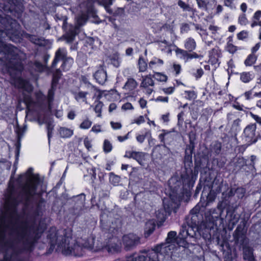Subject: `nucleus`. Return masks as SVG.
I'll return each instance as SVG.
<instances>
[{
	"label": "nucleus",
	"instance_id": "nucleus-1",
	"mask_svg": "<svg viewBox=\"0 0 261 261\" xmlns=\"http://www.w3.org/2000/svg\"><path fill=\"white\" fill-rule=\"evenodd\" d=\"M25 175H20L14 181L11 179L9 182L7 193L5 194L6 201L3 207L0 208V238L2 241L8 243H16L15 234L27 236L39 233L38 238L34 243L35 244L41 238L45 229L43 224L37 223L35 220L37 217L42 214V205L44 200L42 198L36 204L34 210L32 209L34 218L31 221L26 220L20 223L21 215L18 212V206L22 205L23 211L29 206L34 196L37 194V189L40 182L38 175H33L29 178L27 182L22 183V178Z\"/></svg>",
	"mask_w": 261,
	"mask_h": 261
},
{
	"label": "nucleus",
	"instance_id": "nucleus-2",
	"mask_svg": "<svg viewBox=\"0 0 261 261\" xmlns=\"http://www.w3.org/2000/svg\"><path fill=\"white\" fill-rule=\"evenodd\" d=\"M195 149L194 141L190 139L185 151L182 163L184 169L180 176H174L168 180L170 200H163V208L156 212V216L160 222H164L173 211L176 212L177 208L185 197L188 198L191 195V191L197 180L199 171L201 169V161L194 160L192 155Z\"/></svg>",
	"mask_w": 261,
	"mask_h": 261
},
{
	"label": "nucleus",
	"instance_id": "nucleus-3",
	"mask_svg": "<svg viewBox=\"0 0 261 261\" xmlns=\"http://www.w3.org/2000/svg\"><path fill=\"white\" fill-rule=\"evenodd\" d=\"M9 6L8 4V6L4 7ZM4 8V11L0 9V47L4 55L3 61L9 70L21 71L23 69L21 60L24 58V53L14 45L4 44L3 42V40L6 39V37L14 42L19 41L20 25L16 19L6 13L10 12L5 11Z\"/></svg>",
	"mask_w": 261,
	"mask_h": 261
},
{
	"label": "nucleus",
	"instance_id": "nucleus-4",
	"mask_svg": "<svg viewBox=\"0 0 261 261\" xmlns=\"http://www.w3.org/2000/svg\"><path fill=\"white\" fill-rule=\"evenodd\" d=\"M39 236V233L27 236L16 233V243H7L2 241L0 238V261H28L27 257L22 255L29 253L33 251V246Z\"/></svg>",
	"mask_w": 261,
	"mask_h": 261
},
{
	"label": "nucleus",
	"instance_id": "nucleus-5",
	"mask_svg": "<svg viewBox=\"0 0 261 261\" xmlns=\"http://www.w3.org/2000/svg\"><path fill=\"white\" fill-rule=\"evenodd\" d=\"M47 238L50 241L51 246H57L58 248L66 255L75 254V249L77 246L71 238L66 236H58L55 227H51L48 231Z\"/></svg>",
	"mask_w": 261,
	"mask_h": 261
},
{
	"label": "nucleus",
	"instance_id": "nucleus-6",
	"mask_svg": "<svg viewBox=\"0 0 261 261\" xmlns=\"http://www.w3.org/2000/svg\"><path fill=\"white\" fill-rule=\"evenodd\" d=\"M247 221L244 219L233 233V237L235 244L238 246L240 249H242L243 252V258L249 259L254 258L252 249L249 246L248 239L246 237V229H245Z\"/></svg>",
	"mask_w": 261,
	"mask_h": 261
},
{
	"label": "nucleus",
	"instance_id": "nucleus-7",
	"mask_svg": "<svg viewBox=\"0 0 261 261\" xmlns=\"http://www.w3.org/2000/svg\"><path fill=\"white\" fill-rule=\"evenodd\" d=\"M222 211L218 206V208L212 209L210 211V215L206 216V223L203 228L202 226L199 227L198 232L200 234V238L202 237L205 241H210L211 240V230L214 229V226H217V221H220L221 213Z\"/></svg>",
	"mask_w": 261,
	"mask_h": 261
},
{
	"label": "nucleus",
	"instance_id": "nucleus-8",
	"mask_svg": "<svg viewBox=\"0 0 261 261\" xmlns=\"http://www.w3.org/2000/svg\"><path fill=\"white\" fill-rule=\"evenodd\" d=\"M60 61L62 62L59 68L61 71H68L74 62L72 58L67 56V51L65 48H59L55 52L54 59L50 67L51 71H53L54 69H57V64Z\"/></svg>",
	"mask_w": 261,
	"mask_h": 261
},
{
	"label": "nucleus",
	"instance_id": "nucleus-9",
	"mask_svg": "<svg viewBox=\"0 0 261 261\" xmlns=\"http://www.w3.org/2000/svg\"><path fill=\"white\" fill-rule=\"evenodd\" d=\"M56 21H62V29L64 34L62 37L67 43H71L75 39V36L78 35V28L73 24H69L67 22V17L66 16L56 14L55 16Z\"/></svg>",
	"mask_w": 261,
	"mask_h": 261
},
{
	"label": "nucleus",
	"instance_id": "nucleus-10",
	"mask_svg": "<svg viewBox=\"0 0 261 261\" xmlns=\"http://www.w3.org/2000/svg\"><path fill=\"white\" fill-rule=\"evenodd\" d=\"M170 247L166 244H160L154 246L151 250L147 251L144 250L141 252L147 253L149 261H161L164 258L165 255L170 253Z\"/></svg>",
	"mask_w": 261,
	"mask_h": 261
},
{
	"label": "nucleus",
	"instance_id": "nucleus-11",
	"mask_svg": "<svg viewBox=\"0 0 261 261\" xmlns=\"http://www.w3.org/2000/svg\"><path fill=\"white\" fill-rule=\"evenodd\" d=\"M74 205L70 209V212L76 217L80 216L88 211L85 206V195L84 193L74 196L72 197Z\"/></svg>",
	"mask_w": 261,
	"mask_h": 261
},
{
	"label": "nucleus",
	"instance_id": "nucleus-12",
	"mask_svg": "<svg viewBox=\"0 0 261 261\" xmlns=\"http://www.w3.org/2000/svg\"><path fill=\"white\" fill-rule=\"evenodd\" d=\"M199 227L187 225L183 223L179 231L180 236L187 237L194 243L200 239V234L198 232Z\"/></svg>",
	"mask_w": 261,
	"mask_h": 261
},
{
	"label": "nucleus",
	"instance_id": "nucleus-13",
	"mask_svg": "<svg viewBox=\"0 0 261 261\" xmlns=\"http://www.w3.org/2000/svg\"><path fill=\"white\" fill-rule=\"evenodd\" d=\"M86 6V9L82 13V14L76 18V24L73 25L77 27L78 34L80 32V28L86 23L89 17H94L95 15V10L92 4V3L88 2L83 3L82 6Z\"/></svg>",
	"mask_w": 261,
	"mask_h": 261
},
{
	"label": "nucleus",
	"instance_id": "nucleus-14",
	"mask_svg": "<svg viewBox=\"0 0 261 261\" xmlns=\"http://www.w3.org/2000/svg\"><path fill=\"white\" fill-rule=\"evenodd\" d=\"M256 125L255 123L248 125L244 129V139L248 145L255 143L260 137L258 132H256Z\"/></svg>",
	"mask_w": 261,
	"mask_h": 261
},
{
	"label": "nucleus",
	"instance_id": "nucleus-15",
	"mask_svg": "<svg viewBox=\"0 0 261 261\" xmlns=\"http://www.w3.org/2000/svg\"><path fill=\"white\" fill-rule=\"evenodd\" d=\"M200 206L196 205L191 210L190 214L186 217V223L187 225L198 227L201 221L202 215L199 213Z\"/></svg>",
	"mask_w": 261,
	"mask_h": 261
},
{
	"label": "nucleus",
	"instance_id": "nucleus-16",
	"mask_svg": "<svg viewBox=\"0 0 261 261\" xmlns=\"http://www.w3.org/2000/svg\"><path fill=\"white\" fill-rule=\"evenodd\" d=\"M238 205L229 206L226 208V220L228 222V226L232 229L234 225L238 222L240 215L236 212Z\"/></svg>",
	"mask_w": 261,
	"mask_h": 261
},
{
	"label": "nucleus",
	"instance_id": "nucleus-17",
	"mask_svg": "<svg viewBox=\"0 0 261 261\" xmlns=\"http://www.w3.org/2000/svg\"><path fill=\"white\" fill-rule=\"evenodd\" d=\"M123 242L126 250L135 248L140 244V238L134 233H129L123 237Z\"/></svg>",
	"mask_w": 261,
	"mask_h": 261
},
{
	"label": "nucleus",
	"instance_id": "nucleus-18",
	"mask_svg": "<svg viewBox=\"0 0 261 261\" xmlns=\"http://www.w3.org/2000/svg\"><path fill=\"white\" fill-rule=\"evenodd\" d=\"M156 153H159V156H157L158 158L162 159L166 156H171L173 155V153L170 150V148L168 147L165 144L156 145L153 149L152 156V158Z\"/></svg>",
	"mask_w": 261,
	"mask_h": 261
},
{
	"label": "nucleus",
	"instance_id": "nucleus-19",
	"mask_svg": "<svg viewBox=\"0 0 261 261\" xmlns=\"http://www.w3.org/2000/svg\"><path fill=\"white\" fill-rule=\"evenodd\" d=\"M147 153L143 152L135 151H126L124 158L135 160L141 166L144 165V161Z\"/></svg>",
	"mask_w": 261,
	"mask_h": 261
},
{
	"label": "nucleus",
	"instance_id": "nucleus-20",
	"mask_svg": "<svg viewBox=\"0 0 261 261\" xmlns=\"http://www.w3.org/2000/svg\"><path fill=\"white\" fill-rule=\"evenodd\" d=\"M222 57V54L221 50L218 46L213 48L212 50L209 51V60L208 63L212 65L215 66L217 64V66H219L220 63L219 62V58Z\"/></svg>",
	"mask_w": 261,
	"mask_h": 261
},
{
	"label": "nucleus",
	"instance_id": "nucleus-21",
	"mask_svg": "<svg viewBox=\"0 0 261 261\" xmlns=\"http://www.w3.org/2000/svg\"><path fill=\"white\" fill-rule=\"evenodd\" d=\"M223 201L226 205L231 206L234 205V201L236 200L234 188H228L225 192H222Z\"/></svg>",
	"mask_w": 261,
	"mask_h": 261
},
{
	"label": "nucleus",
	"instance_id": "nucleus-22",
	"mask_svg": "<svg viewBox=\"0 0 261 261\" xmlns=\"http://www.w3.org/2000/svg\"><path fill=\"white\" fill-rule=\"evenodd\" d=\"M96 82L100 84L103 85L107 80V74L103 65H100L98 69L96 70L93 75Z\"/></svg>",
	"mask_w": 261,
	"mask_h": 261
},
{
	"label": "nucleus",
	"instance_id": "nucleus-23",
	"mask_svg": "<svg viewBox=\"0 0 261 261\" xmlns=\"http://www.w3.org/2000/svg\"><path fill=\"white\" fill-rule=\"evenodd\" d=\"M176 235L177 233L176 231H171L169 232L167 238L166 239V242L163 243L170 246V251L173 249L174 244L177 241L178 237H177Z\"/></svg>",
	"mask_w": 261,
	"mask_h": 261
},
{
	"label": "nucleus",
	"instance_id": "nucleus-24",
	"mask_svg": "<svg viewBox=\"0 0 261 261\" xmlns=\"http://www.w3.org/2000/svg\"><path fill=\"white\" fill-rule=\"evenodd\" d=\"M175 243L179 246L185 248H188L190 244L194 245L195 244L194 242L188 239V238L186 237H182V236H180L179 234L178 236V238Z\"/></svg>",
	"mask_w": 261,
	"mask_h": 261
},
{
	"label": "nucleus",
	"instance_id": "nucleus-25",
	"mask_svg": "<svg viewBox=\"0 0 261 261\" xmlns=\"http://www.w3.org/2000/svg\"><path fill=\"white\" fill-rule=\"evenodd\" d=\"M223 186V179L216 176L212 182V188L216 193H220L222 191V188Z\"/></svg>",
	"mask_w": 261,
	"mask_h": 261
},
{
	"label": "nucleus",
	"instance_id": "nucleus-26",
	"mask_svg": "<svg viewBox=\"0 0 261 261\" xmlns=\"http://www.w3.org/2000/svg\"><path fill=\"white\" fill-rule=\"evenodd\" d=\"M27 37L33 43L38 45L40 46L45 45L44 39L42 37H38L34 35L27 34Z\"/></svg>",
	"mask_w": 261,
	"mask_h": 261
},
{
	"label": "nucleus",
	"instance_id": "nucleus-27",
	"mask_svg": "<svg viewBox=\"0 0 261 261\" xmlns=\"http://www.w3.org/2000/svg\"><path fill=\"white\" fill-rule=\"evenodd\" d=\"M147 256L144 255H137V253H133L129 256H126L125 259H121L122 261H146Z\"/></svg>",
	"mask_w": 261,
	"mask_h": 261
},
{
	"label": "nucleus",
	"instance_id": "nucleus-28",
	"mask_svg": "<svg viewBox=\"0 0 261 261\" xmlns=\"http://www.w3.org/2000/svg\"><path fill=\"white\" fill-rule=\"evenodd\" d=\"M196 47V43L195 40L192 38H188L185 42V48L189 52L194 50Z\"/></svg>",
	"mask_w": 261,
	"mask_h": 261
},
{
	"label": "nucleus",
	"instance_id": "nucleus-29",
	"mask_svg": "<svg viewBox=\"0 0 261 261\" xmlns=\"http://www.w3.org/2000/svg\"><path fill=\"white\" fill-rule=\"evenodd\" d=\"M145 193L144 192H140L134 197V201L135 203L140 206H143L146 202V198H145Z\"/></svg>",
	"mask_w": 261,
	"mask_h": 261
},
{
	"label": "nucleus",
	"instance_id": "nucleus-30",
	"mask_svg": "<svg viewBox=\"0 0 261 261\" xmlns=\"http://www.w3.org/2000/svg\"><path fill=\"white\" fill-rule=\"evenodd\" d=\"M246 165V162L245 159L243 158H239L237 161L233 163L234 168L233 169V172L237 173Z\"/></svg>",
	"mask_w": 261,
	"mask_h": 261
},
{
	"label": "nucleus",
	"instance_id": "nucleus-31",
	"mask_svg": "<svg viewBox=\"0 0 261 261\" xmlns=\"http://www.w3.org/2000/svg\"><path fill=\"white\" fill-rule=\"evenodd\" d=\"M155 224L152 222H147L145 225L144 230V237L148 238L151 234L153 233L155 230Z\"/></svg>",
	"mask_w": 261,
	"mask_h": 261
},
{
	"label": "nucleus",
	"instance_id": "nucleus-32",
	"mask_svg": "<svg viewBox=\"0 0 261 261\" xmlns=\"http://www.w3.org/2000/svg\"><path fill=\"white\" fill-rule=\"evenodd\" d=\"M137 86L138 83L135 79L133 78H128L123 88L132 91L134 90Z\"/></svg>",
	"mask_w": 261,
	"mask_h": 261
},
{
	"label": "nucleus",
	"instance_id": "nucleus-33",
	"mask_svg": "<svg viewBox=\"0 0 261 261\" xmlns=\"http://www.w3.org/2000/svg\"><path fill=\"white\" fill-rule=\"evenodd\" d=\"M60 136L62 138H69L73 135V130L64 127H60L59 130Z\"/></svg>",
	"mask_w": 261,
	"mask_h": 261
},
{
	"label": "nucleus",
	"instance_id": "nucleus-34",
	"mask_svg": "<svg viewBox=\"0 0 261 261\" xmlns=\"http://www.w3.org/2000/svg\"><path fill=\"white\" fill-rule=\"evenodd\" d=\"M154 86V82L151 77V75H147L143 78L142 83H141L140 87L146 88L149 86Z\"/></svg>",
	"mask_w": 261,
	"mask_h": 261
},
{
	"label": "nucleus",
	"instance_id": "nucleus-35",
	"mask_svg": "<svg viewBox=\"0 0 261 261\" xmlns=\"http://www.w3.org/2000/svg\"><path fill=\"white\" fill-rule=\"evenodd\" d=\"M229 40L227 43V45L226 46V50L229 52L230 54H234L238 49H240L238 46L234 45L232 43V38L230 37L228 38Z\"/></svg>",
	"mask_w": 261,
	"mask_h": 261
},
{
	"label": "nucleus",
	"instance_id": "nucleus-36",
	"mask_svg": "<svg viewBox=\"0 0 261 261\" xmlns=\"http://www.w3.org/2000/svg\"><path fill=\"white\" fill-rule=\"evenodd\" d=\"M30 66L35 71L38 72H42L45 68V66L43 65L41 62L38 61H35L31 63Z\"/></svg>",
	"mask_w": 261,
	"mask_h": 261
},
{
	"label": "nucleus",
	"instance_id": "nucleus-37",
	"mask_svg": "<svg viewBox=\"0 0 261 261\" xmlns=\"http://www.w3.org/2000/svg\"><path fill=\"white\" fill-rule=\"evenodd\" d=\"M53 72H54L53 73L51 87L53 86L56 88L58 80L61 76V71L60 69H54Z\"/></svg>",
	"mask_w": 261,
	"mask_h": 261
},
{
	"label": "nucleus",
	"instance_id": "nucleus-38",
	"mask_svg": "<svg viewBox=\"0 0 261 261\" xmlns=\"http://www.w3.org/2000/svg\"><path fill=\"white\" fill-rule=\"evenodd\" d=\"M222 149L221 143L219 141H215L211 145V151L216 155L220 153Z\"/></svg>",
	"mask_w": 261,
	"mask_h": 261
},
{
	"label": "nucleus",
	"instance_id": "nucleus-39",
	"mask_svg": "<svg viewBox=\"0 0 261 261\" xmlns=\"http://www.w3.org/2000/svg\"><path fill=\"white\" fill-rule=\"evenodd\" d=\"M72 93L74 95V98L77 101L82 99L83 101L87 102L86 96L88 94L87 92L79 91L78 92H72Z\"/></svg>",
	"mask_w": 261,
	"mask_h": 261
},
{
	"label": "nucleus",
	"instance_id": "nucleus-40",
	"mask_svg": "<svg viewBox=\"0 0 261 261\" xmlns=\"http://www.w3.org/2000/svg\"><path fill=\"white\" fill-rule=\"evenodd\" d=\"M162 132L163 133L159 136V138L162 143L165 144V139H173L171 132L165 129H162Z\"/></svg>",
	"mask_w": 261,
	"mask_h": 261
},
{
	"label": "nucleus",
	"instance_id": "nucleus-41",
	"mask_svg": "<svg viewBox=\"0 0 261 261\" xmlns=\"http://www.w3.org/2000/svg\"><path fill=\"white\" fill-rule=\"evenodd\" d=\"M253 77V75L250 72H243L240 73V80L245 83H249Z\"/></svg>",
	"mask_w": 261,
	"mask_h": 261
},
{
	"label": "nucleus",
	"instance_id": "nucleus-42",
	"mask_svg": "<svg viewBox=\"0 0 261 261\" xmlns=\"http://www.w3.org/2000/svg\"><path fill=\"white\" fill-rule=\"evenodd\" d=\"M257 59V57L253 54H250L245 60L244 64L246 66H250L254 64Z\"/></svg>",
	"mask_w": 261,
	"mask_h": 261
},
{
	"label": "nucleus",
	"instance_id": "nucleus-43",
	"mask_svg": "<svg viewBox=\"0 0 261 261\" xmlns=\"http://www.w3.org/2000/svg\"><path fill=\"white\" fill-rule=\"evenodd\" d=\"M56 88L54 87L53 86L51 87V88L49 89L48 91L47 94V101L48 106L50 107L54 99V95H55V91Z\"/></svg>",
	"mask_w": 261,
	"mask_h": 261
},
{
	"label": "nucleus",
	"instance_id": "nucleus-44",
	"mask_svg": "<svg viewBox=\"0 0 261 261\" xmlns=\"http://www.w3.org/2000/svg\"><path fill=\"white\" fill-rule=\"evenodd\" d=\"M175 52L176 55H180V58L185 60V62H187L188 53L189 52L187 50L182 49L179 48H177L175 50Z\"/></svg>",
	"mask_w": 261,
	"mask_h": 261
},
{
	"label": "nucleus",
	"instance_id": "nucleus-45",
	"mask_svg": "<svg viewBox=\"0 0 261 261\" xmlns=\"http://www.w3.org/2000/svg\"><path fill=\"white\" fill-rule=\"evenodd\" d=\"M138 66L140 72H144L147 69V64L142 57H140L139 59Z\"/></svg>",
	"mask_w": 261,
	"mask_h": 261
},
{
	"label": "nucleus",
	"instance_id": "nucleus-46",
	"mask_svg": "<svg viewBox=\"0 0 261 261\" xmlns=\"http://www.w3.org/2000/svg\"><path fill=\"white\" fill-rule=\"evenodd\" d=\"M234 191L235 196L237 197L238 199H242L246 193V189L243 187L234 188Z\"/></svg>",
	"mask_w": 261,
	"mask_h": 261
},
{
	"label": "nucleus",
	"instance_id": "nucleus-47",
	"mask_svg": "<svg viewBox=\"0 0 261 261\" xmlns=\"http://www.w3.org/2000/svg\"><path fill=\"white\" fill-rule=\"evenodd\" d=\"M109 211L107 209L102 210L100 215V221L101 223L107 224L108 221V214Z\"/></svg>",
	"mask_w": 261,
	"mask_h": 261
},
{
	"label": "nucleus",
	"instance_id": "nucleus-48",
	"mask_svg": "<svg viewBox=\"0 0 261 261\" xmlns=\"http://www.w3.org/2000/svg\"><path fill=\"white\" fill-rule=\"evenodd\" d=\"M120 177L115 175L113 172L109 173V180L112 184L114 185H117L120 181Z\"/></svg>",
	"mask_w": 261,
	"mask_h": 261
},
{
	"label": "nucleus",
	"instance_id": "nucleus-49",
	"mask_svg": "<svg viewBox=\"0 0 261 261\" xmlns=\"http://www.w3.org/2000/svg\"><path fill=\"white\" fill-rule=\"evenodd\" d=\"M95 103H96L94 110L95 113H97V117H101V109L103 107V103L99 100L95 101Z\"/></svg>",
	"mask_w": 261,
	"mask_h": 261
},
{
	"label": "nucleus",
	"instance_id": "nucleus-50",
	"mask_svg": "<svg viewBox=\"0 0 261 261\" xmlns=\"http://www.w3.org/2000/svg\"><path fill=\"white\" fill-rule=\"evenodd\" d=\"M54 125L51 122H47L46 124V128L47 130V137L48 143L50 144V139L53 136V132L54 130Z\"/></svg>",
	"mask_w": 261,
	"mask_h": 261
},
{
	"label": "nucleus",
	"instance_id": "nucleus-51",
	"mask_svg": "<svg viewBox=\"0 0 261 261\" xmlns=\"http://www.w3.org/2000/svg\"><path fill=\"white\" fill-rule=\"evenodd\" d=\"M27 130V126H24L23 127L17 126L15 129V132L18 140H20L23 136L24 133Z\"/></svg>",
	"mask_w": 261,
	"mask_h": 261
},
{
	"label": "nucleus",
	"instance_id": "nucleus-52",
	"mask_svg": "<svg viewBox=\"0 0 261 261\" xmlns=\"http://www.w3.org/2000/svg\"><path fill=\"white\" fill-rule=\"evenodd\" d=\"M153 77L159 81L165 82H166L168 79L167 75L161 72H155V74L153 75Z\"/></svg>",
	"mask_w": 261,
	"mask_h": 261
},
{
	"label": "nucleus",
	"instance_id": "nucleus-53",
	"mask_svg": "<svg viewBox=\"0 0 261 261\" xmlns=\"http://www.w3.org/2000/svg\"><path fill=\"white\" fill-rule=\"evenodd\" d=\"M178 6H179L184 11H192L193 8H191L189 4H186L181 0H179L177 2Z\"/></svg>",
	"mask_w": 261,
	"mask_h": 261
},
{
	"label": "nucleus",
	"instance_id": "nucleus-54",
	"mask_svg": "<svg viewBox=\"0 0 261 261\" xmlns=\"http://www.w3.org/2000/svg\"><path fill=\"white\" fill-rule=\"evenodd\" d=\"M28 82L22 79H18L16 81V86L18 88L25 89Z\"/></svg>",
	"mask_w": 261,
	"mask_h": 261
},
{
	"label": "nucleus",
	"instance_id": "nucleus-55",
	"mask_svg": "<svg viewBox=\"0 0 261 261\" xmlns=\"http://www.w3.org/2000/svg\"><path fill=\"white\" fill-rule=\"evenodd\" d=\"M232 107L238 110L244 112L246 114H249V113L250 112H248V109L247 108L244 107L242 105H240V103L238 102H236L234 104H233Z\"/></svg>",
	"mask_w": 261,
	"mask_h": 261
},
{
	"label": "nucleus",
	"instance_id": "nucleus-56",
	"mask_svg": "<svg viewBox=\"0 0 261 261\" xmlns=\"http://www.w3.org/2000/svg\"><path fill=\"white\" fill-rule=\"evenodd\" d=\"M249 32L247 31H242L237 34V38L239 40H244L248 38Z\"/></svg>",
	"mask_w": 261,
	"mask_h": 261
},
{
	"label": "nucleus",
	"instance_id": "nucleus-57",
	"mask_svg": "<svg viewBox=\"0 0 261 261\" xmlns=\"http://www.w3.org/2000/svg\"><path fill=\"white\" fill-rule=\"evenodd\" d=\"M112 145L110 141L105 140L103 143V150L105 152L108 153L111 151Z\"/></svg>",
	"mask_w": 261,
	"mask_h": 261
},
{
	"label": "nucleus",
	"instance_id": "nucleus-58",
	"mask_svg": "<svg viewBox=\"0 0 261 261\" xmlns=\"http://www.w3.org/2000/svg\"><path fill=\"white\" fill-rule=\"evenodd\" d=\"M92 124L91 121L88 119L85 120L80 125V127L82 129H88L90 128Z\"/></svg>",
	"mask_w": 261,
	"mask_h": 261
},
{
	"label": "nucleus",
	"instance_id": "nucleus-59",
	"mask_svg": "<svg viewBox=\"0 0 261 261\" xmlns=\"http://www.w3.org/2000/svg\"><path fill=\"white\" fill-rule=\"evenodd\" d=\"M120 250V247L117 244H111L108 246V250L109 252L115 253L118 252Z\"/></svg>",
	"mask_w": 261,
	"mask_h": 261
},
{
	"label": "nucleus",
	"instance_id": "nucleus-60",
	"mask_svg": "<svg viewBox=\"0 0 261 261\" xmlns=\"http://www.w3.org/2000/svg\"><path fill=\"white\" fill-rule=\"evenodd\" d=\"M185 93L186 94V98L188 100L194 99L196 98V94L194 91H185Z\"/></svg>",
	"mask_w": 261,
	"mask_h": 261
},
{
	"label": "nucleus",
	"instance_id": "nucleus-61",
	"mask_svg": "<svg viewBox=\"0 0 261 261\" xmlns=\"http://www.w3.org/2000/svg\"><path fill=\"white\" fill-rule=\"evenodd\" d=\"M20 144L18 143L16 145L15 149V161L14 163V166H15L18 164L19 153H20Z\"/></svg>",
	"mask_w": 261,
	"mask_h": 261
},
{
	"label": "nucleus",
	"instance_id": "nucleus-62",
	"mask_svg": "<svg viewBox=\"0 0 261 261\" xmlns=\"http://www.w3.org/2000/svg\"><path fill=\"white\" fill-rule=\"evenodd\" d=\"M163 63H164V62L162 59L154 58V59H153V60H151L149 63V67L150 68H152L153 65L159 64L160 65H163Z\"/></svg>",
	"mask_w": 261,
	"mask_h": 261
},
{
	"label": "nucleus",
	"instance_id": "nucleus-63",
	"mask_svg": "<svg viewBox=\"0 0 261 261\" xmlns=\"http://www.w3.org/2000/svg\"><path fill=\"white\" fill-rule=\"evenodd\" d=\"M112 1L113 0H97L100 4L105 6L108 11H109V7L112 4Z\"/></svg>",
	"mask_w": 261,
	"mask_h": 261
},
{
	"label": "nucleus",
	"instance_id": "nucleus-64",
	"mask_svg": "<svg viewBox=\"0 0 261 261\" xmlns=\"http://www.w3.org/2000/svg\"><path fill=\"white\" fill-rule=\"evenodd\" d=\"M239 23L241 25H246L248 22V20L246 18V15L243 13L240 15L238 19Z\"/></svg>",
	"mask_w": 261,
	"mask_h": 261
}]
</instances>
